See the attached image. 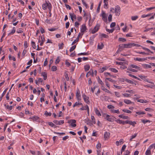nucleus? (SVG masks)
Returning <instances> with one entry per match:
<instances>
[{
	"label": "nucleus",
	"mask_w": 155,
	"mask_h": 155,
	"mask_svg": "<svg viewBox=\"0 0 155 155\" xmlns=\"http://www.w3.org/2000/svg\"><path fill=\"white\" fill-rule=\"evenodd\" d=\"M112 15L111 14L109 15L108 17V20L109 22H111L112 21Z\"/></svg>",
	"instance_id": "obj_53"
},
{
	"label": "nucleus",
	"mask_w": 155,
	"mask_h": 155,
	"mask_svg": "<svg viewBox=\"0 0 155 155\" xmlns=\"http://www.w3.org/2000/svg\"><path fill=\"white\" fill-rule=\"evenodd\" d=\"M31 44H32V46L33 48L34 49H35L36 48L37 46L35 45V42L34 41H32Z\"/></svg>",
	"instance_id": "obj_51"
},
{
	"label": "nucleus",
	"mask_w": 155,
	"mask_h": 155,
	"mask_svg": "<svg viewBox=\"0 0 155 155\" xmlns=\"http://www.w3.org/2000/svg\"><path fill=\"white\" fill-rule=\"evenodd\" d=\"M133 47V43H128V44H125V48H130Z\"/></svg>",
	"instance_id": "obj_17"
},
{
	"label": "nucleus",
	"mask_w": 155,
	"mask_h": 155,
	"mask_svg": "<svg viewBox=\"0 0 155 155\" xmlns=\"http://www.w3.org/2000/svg\"><path fill=\"white\" fill-rule=\"evenodd\" d=\"M88 54L87 53H79L78 54V56H80L81 55H87Z\"/></svg>",
	"instance_id": "obj_48"
},
{
	"label": "nucleus",
	"mask_w": 155,
	"mask_h": 155,
	"mask_svg": "<svg viewBox=\"0 0 155 155\" xmlns=\"http://www.w3.org/2000/svg\"><path fill=\"white\" fill-rule=\"evenodd\" d=\"M104 8H107V6L108 5V2H104Z\"/></svg>",
	"instance_id": "obj_44"
},
{
	"label": "nucleus",
	"mask_w": 155,
	"mask_h": 155,
	"mask_svg": "<svg viewBox=\"0 0 155 155\" xmlns=\"http://www.w3.org/2000/svg\"><path fill=\"white\" fill-rule=\"evenodd\" d=\"M137 101L142 103H146L148 102V101L147 100H143L142 99L139 100Z\"/></svg>",
	"instance_id": "obj_26"
},
{
	"label": "nucleus",
	"mask_w": 155,
	"mask_h": 155,
	"mask_svg": "<svg viewBox=\"0 0 155 155\" xmlns=\"http://www.w3.org/2000/svg\"><path fill=\"white\" fill-rule=\"evenodd\" d=\"M39 118V117L38 116H35L32 117V120L33 121H36Z\"/></svg>",
	"instance_id": "obj_30"
},
{
	"label": "nucleus",
	"mask_w": 155,
	"mask_h": 155,
	"mask_svg": "<svg viewBox=\"0 0 155 155\" xmlns=\"http://www.w3.org/2000/svg\"><path fill=\"white\" fill-rule=\"evenodd\" d=\"M51 70H52V71H56V70H57V67L56 66H53L51 67Z\"/></svg>",
	"instance_id": "obj_45"
},
{
	"label": "nucleus",
	"mask_w": 155,
	"mask_h": 155,
	"mask_svg": "<svg viewBox=\"0 0 155 155\" xmlns=\"http://www.w3.org/2000/svg\"><path fill=\"white\" fill-rule=\"evenodd\" d=\"M87 29V27L84 24L82 25L81 31V33H83L82 35L84 33Z\"/></svg>",
	"instance_id": "obj_8"
},
{
	"label": "nucleus",
	"mask_w": 155,
	"mask_h": 155,
	"mask_svg": "<svg viewBox=\"0 0 155 155\" xmlns=\"http://www.w3.org/2000/svg\"><path fill=\"white\" fill-rule=\"evenodd\" d=\"M127 69L130 71L135 72H137L138 71V70L136 69H132L131 67H128Z\"/></svg>",
	"instance_id": "obj_18"
},
{
	"label": "nucleus",
	"mask_w": 155,
	"mask_h": 155,
	"mask_svg": "<svg viewBox=\"0 0 155 155\" xmlns=\"http://www.w3.org/2000/svg\"><path fill=\"white\" fill-rule=\"evenodd\" d=\"M103 115L104 117H106V119L107 120L110 122L112 121V119L110 117V116L109 115H107L106 114H104Z\"/></svg>",
	"instance_id": "obj_9"
},
{
	"label": "nucleus",
	"mask_w": 155,
	"mask_h": 155,
	"mask_svg": "<svg viewBox=\"0 0 155 155\" xmlns=\"http://www.w3.org/2000/svg\"><path fill=\"white\" fill-rule=\"evenodd\" d=\"M134 60L135 61H143L146 60V58H134Z\"/></svg>",
	"instance_id": "obj_14"
},
{
	"label": "nucleus",
	"mask_w": 155,
	"mask_h": 155,
	"mask_svg": "<svg viewBox=\"0 0 155 155\" xmlns=\"http://www.w3.org/2000/svg\"><path fill=\"white\" fill-rule=\"evenodd\" d=\"M127 124H129L130 125H132L133 127H135V124L137 123L135 121H131L127 120Z\"/></svg>",
	"instance_id": "obj_16"
},
{
	"label": "nucleus",
	"mask_w": 155,
	"mask_h": 155,
	"mask_svg": "<svg viewBox=\"0 0 155 155\" xmlns=\"http://www.w3.org/2000/svg\"><path fill=\"white\" fill-rule=\"evenodd\" d=\"M151 154V151L150 150H147L146 152V155H150Z\"/></svg>",
	"instance_id": "obj_46"
},
{
	"label": "nucleus",
	"mask_w": 155,
	"mask_h": 155,
	"mask_svg": "<svg viewBox=\"0 0 155 155\" xmlns=\"http://www.w3.org/2000/svg\"><path fill=\"white\" fill-rule=\"evenodd\" d=\"M81 35L80 33H79L78 35L76 38V39L74 41H73L72 43V45H73L75 44L76 42H78L79 41V38L80 37V36Z\"/></svg>",
	"instance_id": "obj_13"
},
{
	"label": "nucleus",
	"mask_w": 155,
	"mask_h": 155,
	"mask_svg": "<svg viewBox=\"0 0 155 155\" xmlns=\"http://www.w3.org/2000/svg\"><path fill=\"white\" fill-rule=\"evenodd\" d=\"M5 106H6V108L8 109L9 110H11L12 109V106H9V105H6V104H5Z\"/></svg>",
	"instance_id": "obj_36"
},
{
	"label": "nucleus",
	"mask_w": 155,
	"mask_h": 155,
	"mask_svg": "<svg viewBox=\"0 0 155 155\" xmlns=\"http://www.w3.org/2000/svg\"><path fill=\"white\" fill-rule=\"evenodd\" d=\"M110 135V133L107 132H105L104 134V137L105 140L109 138Z\"/></svg>",
	"instance_id": "obj_15"
},
{
	"label": "nucleus",
	"mask_w": 155,
	"mask_h": 155,
	"mask_svg": "<svg viewBox=\"0 0 155 155\" xmlns=\"http://www.w3.org/2000/svg\"><path fill=\"white\" fill-rule=\"evenodd\" d=\"M119 117L123 119H128L129 117L127 116H124L123 114H120L119 115Z\"/></svg>",
	"instance_id": "obj_20"
},
{
	"label": "nucleus",
	"mask_w": 155,
	"mask_h": 155,
	"mask_svg": "<svg viewBox=\"0 0 155 155\" xmlns=\"http://www.w3.org/2000/svg\"><path fill=\"white\" fill-rule=\"evenodd\" d=\"M107 108L109 109H113L114 108V106H113V105H108Z\"/></svg>",
	"instance_id": "obj_63"
},
{
	"label": "nucleus",
	"mask_w": 155,
	"mask_h": 155,
	"mask_svg": "<svg viewBox=\"0 0 155 155\" xmlns=\"http://www.w3.org/2000/svg\"><path fill=\"white\" fill-rule=\"evenodd\" d=\"M91 118L92 120V122L94 124H95L96 122L94 117V116H91Z\"/></svg>",
	"instance_id": "obj_59"
},
{
	"label": "nucleus",
	"mask_w": 155,
	"mask_h": 155,
	"mask_svg": "<svg viewBox=\"0 0 155 155\" xmlns=\"http://www.w3.org/2000/svg\"><path fill=\"white\" fill-rule=\"evenodd\" d=\"M111 111L113 113H117L118 114H120V112L118 110H115L114 109H112L111 110Z\"/></svg>",
	"instance_id": "obj_29"
},
{
	"label": "nucleus",
	"mask_w": 155,
	"mask_h": 155,
	"mask_svg": "<svg viewBox=\"0 0 155 155\" xmlns=\"http://www.w3.org/2000/svg\"><path fill=\"white\" fill-rule=\"evenodd\" d=\"M53 122L57 125H60L64 123V120H61L59 121L57 120H54Z\"/></svg>",
	"instance_id": "obj_7"
},
{
	"label": "nucleus",
	"mask_w": 155,
	"mask_h": 155,
	"mask_svg": "<svg viewBox=\"0 0 155 155\" xmlns=\"http://www.w3.org/2000/svg\"><path fill=\"white\" fill-rule=\"evenodd\" d=\"M90 68V66L89 64L86 65L84 66V69L86 71H88Z\"/></svg>",
	"instance_id": "obj_23"
},
{
	"label": "nucleus",
	"mask_w": 155,
	"mask_h": 155,
	"mask_svg": "<svg viewBox=\"0 0 155 155\" xmlns=\"http://www.w3.org/2000/svg\"><path fill=\"white\" fill-rule=\"evenodd\" d=\"M76 47V45H74L72 46L70 49V52H71L72 51H73L75 49Z\"/></svg>",
	"instance_id": "obj_38"
},
{
	"label": "nucleus",
	"mask_w": 155,
	"mask_h": 155,
	"mask_svg": "<svg viewBox=\"0 0 155 155\" xmlns=\"http://www.w3.org/2000/svg\"><path fill=\"white\" fill-rule=\"evenodd\" d=\"M137 53L142 54H144L146 55H149V53H145L144 52H137Z\"/></svg>",
	"instance_id": "obj_31"
},
{
	"label": "nucleus",
	"mask_w": 155,
	"mask_h": 155,
	"mask_svg": "<svg viewBox=\"0 0 155 155\" xmlns=\"http://www.w3.org/2000/svg\"><path fill=\"white\" fill-rule=\"evenodd\" d=\"M154 147V149H155V143H153L151 145L150 147H149V148L150 149H151L153 148Z\"/></svg>",
	"instance_id": "obj_56"
},
{
	"label": "nucleus",
	"mask_w": 155,
	"mask_h": 155,
	"mask_svg": "<svg viewBox=\"0 0 155 155\" xmlns=\"http://www.w3.org/2000/svg\"><path fill=\"white\" fill-rule=\"evenodd\" d=\"M97 80L99 84H101L102 85H104V83L99 77H98Z\"/></svg>",
	"instance_id": "obj_37"
},
{
	"label": "nucleus",
	"mask_w": 155,
	"mask_h": 155,
	"mask_svg": "<svg viewBox=\"0 0 155 155\" xmlns=\"http://www.w3.org/2000/svg\"><path fill=\"white\" fill-rule=\"evenodd\" d=\"M76 122V120H75L73 119L71 120H70L68 121V123L69 124L71 123V126L73 127H75L76 126V125L75 124Z\"/></svg>",
	"instance_id": "obj_5"
},
{
	"label": "nucleus",
	"mask_w": 155,
	"mask_h": 155,
	"mask_svg": "<svg viewBox=\"0 0 155 155\" xmlns=\"http://www.w3.org/2000/svg\"><path fill=\"white\" fill-rule=\"evenodd\" d=\"M138 18V16H132L131 19L132 21L136 20Z\"/></svg>",
	"instance_id": "obj_39"
},
{
	"label": "nucleus",
	"mask_w": 155,
	"mask_h": 155,
	"mask_svg": "<svg viewBox=\"0 0 155 155\" xmlns=\"http://www.w3.org/2000/svg\"><path fill=\"white\" fill-rule=\"evenodd\" d=\"M118 41L124 42L126 41V39L125 38H120L118 39Z\"/></svg>",
	"instance_id": "obj_28"
},
{
	"label": "nucleus",
	"mask_w": 155,
	"mask_h": 155,
	"mask_svg": "<svg viewBox=\"0 0 155 155\" xmlns=\"http://www.w3.org/2000/svg\"><path fill=\"white\" fill-rule=\"evenodd\" d=\"M15 31L16 29L15 27H13L12 30L9 34H8V36H9L11 35H12L14 34L15 32Z\"/></svg>",
	"instance_id": "obj_22"
},
{
	"label": "nucleus",
	"mask_w": 155,
	"mask_h": 155,
	"mask_svg": "<svg viewBox=\"0 0 155 155\" xmlns=\"http://www.w3.org/2000/svg\"><path fill=\"white\" fill-rule=\"evenodd\" d=\"M102 90L105 92L111 94V92L110 91L108 90L107 89L104 87H103V88L102 89Z\"/></svg>",
	"instance_id": "obj_32"
},
{
	"label": "nucleus",
	"mask_w": 155,
	"mask_h": 155,
	"mask_svg": "<svg viewBox=\"0 0 155 155\" xmlns=\"http://www.w3.org/2000/svg\"><path fill=\"white\" fill-rule=\"evenodd\" d=\"M126 146L125 145H124L122 147V149L121 150V153H122V152L124 151V150L126 148Z\"/></svg>",
	"instance_id": "obj_50"
},
{
	"label": "nucleus",
	"mask_w": 155,
	"mask_h": 155,
	"mask_svg": "<svg viewBox=\"0 0 155 155\" xmlns=\"http://www.w3.org/2000/svg\"><path fill=\"white\" fill-rule=\"evenodd\" d=\"M129 67H131V68H134L135 69H136L137 70H140V67L134 64H131L130 66H129Z\"/></svg>",
	"instance_id": "obj_11"
},
{
	"label": "nucleus",
	"mask_w": 155,
	"mask_h": 155,
	"mask_svg": "<svg viewBox=\"0 0 155 155\" xmlns=\"http://www.w3.org/2000/svg\"><path fill=\"white\" fill-rule=\"evenodd\" d=\"M78 105H82V104L81 103H77V102H76L74 104L73 107H75L76 106Z\"/></svg>",
	"instance_id": "obj_47"
},
{
	"label": "nucleus",
	"mask_w": 155,
	"mask_h": 155,
	"mask_svg": "<svg viewBox=\"0 0 155 155\" xmlns=\"http://www.w3.org/2000/svg\"><path fill=\"white\" fill-rule=\"evenodd\" d=\"M64 45V44L63 43H62L61 44H58L59 49H62L63 48Z\"/></svg>",
	"instance_id": "obj_33"
},
{
	"label": "nucleus",
	"mask_w": 155,
	"mask_h": 155,
	"mask_svg": "<svg viewBox=\"0 0 155 155\" xmlns=\"http://www.w3.org/2000/svg\"><path fill=\"white\" fill-rule=\"evenodd\" d=\"M123 95L124 97H128L131 96L130 94L127 93L123 94Z\"/></svg>",
	"instance_id": "obj_55"
},
{
	"label": "nucleus",
	"mask_w": 155,
	"mask_h": 155,
	"mask_svg": "<svg viewBox=\"0 0 155 155\" xmlns=\"http://www.w3.org/2000/svg\"><path fill=\"white\" fill-rule=\"evenodd\" d=\"M119 50L122 51L123 49L125 48V44H121L119 45Z\"/></svg>",
	"instance_id": "obj_12"
},
{
	"label": "nucleus",
	"mask_w": 155,
	"mask_h": 155,
	"mask_svg": "<svg viewBox=\"0 0 155 155\" xmlns=\"http://www.w3.org/2000/svg\"><path fill=\"white\" fill-rule=\"evenodd\" d=\"M136 113L139 115H141V114H145V113L143 111H142V112H136Z\"/></svg>",
	"instance_id": "obj_54"
},
{
	"label": "nucleus",
	"mask_w": 155,
	"mask_h": 155,
	"mask_svg": "<svg viewBox=\"0 0 155 155\" xmlns=\"http://www.w3.org/2000/svg\"><path fill=\"white\" fill-rule=\"evenodd\" d=\"M110 71H112L113 72H114V73H116V72H117L118 71L115 68H110Z\"/></svg>",
	"instance_id": "obj_43"
},
{
	"label": "nucleus",
	"mask_w": 155,
	"mask_h": 155,
	"mask_svg": "<svg viewBox=\"0 0 155 155\" xmlns=\"http://www.w3.org/2000/svg\"><path fill=\"white\" fill-rule=\"evenodd\" d=\"M41 75L44 77V79L45 80L47 78V74L45 72H42L41 73Z\"/></svg>",
	"instance_id": "obj_19"
},
{
	"label": "nucleus",
	"mask_w": 155,
	"mask_h": 155,
	"mask_svg": "<svg viewBox=\"0 0 155 155\" xmlns=\"http://www.w3.org/2000/svg\"><path fill=\"white\" fill-rule=\"evenodd\" d=\"M125 81L129 83L132 84H133L134 83V82L133 81H132L130 80H128L127 79H126Z\"/></svg>",
	"instance_id": "obj_64"
},
{
	"label": "nucleus",
	"mask_w": 155,
	"mask_h": 155,
	"mask_svg": "<svg viewBox=\"0 0 155 155\" xmlns=\"http://www.w3.org/2000/svg\"><path fill=\"white\" fill-rule=\"evenodd\" d=\"M124 102L127 104H130L132 103V102L130 100L127 99L124 100Z\"/></svg>",
	"instance_id": "obj_24"
},
{
	"label": "nucleus",
	"mask_w": 155,
	"mask_h": 155,
	"mask_svg": "<svg viewBox=\"0 0 155 155\" xmlns=\"http://www.w3.org/2000/svg\"><path fill=\"white\" fill-rule=\"evenodd\" d=\"M154 8H155V7H153L149 8H146V10L147 11H149Z\"/></svg>",
	"instance_id": "obj_60"
},
{
	"label": "nucleus",
	"mask_w": 155,
	"mask_h": 155,
	"mask_svg": "<svg viewBox=\"0 0 155 155\" xmlns=\"http://www.w3.org/2000/svg\"><path fill=\"white\" fill-rule=\"evenodd\" d=\"M45 114L46 116H51V113L49 112L48 113L47 111H46L45 112Z\"/></svg>",
	"instance_id": "obj_40"
},
{
	"label": "nucleus",
	"mask_w": 155,
	"mask_h": 155,
	"mask_svg": "<svg viewBox=\"0 0 155 155\" xmlns=\"http://www.w3.org/2000/svg\"><path fill=\"white\" fill-rule=\"evenodd\" d=\"M124 112H126L128 113H131V111L130 110H126V109H123L122 110Z\"/></svg>",
	"instance_id": "obj_57"
},
{
	"label": "nucleus",
	"mask_w": 155,
	"mask_h": 155,
	"mask_svg": "<svg viewBox=\"0 0 155 155\" xmlns=\"http://www.w3.org/2000/svg\"><path fill=\"white\" fill-rule=\"evenodd\" d=\"M88 105H86L85 107H82L81 108H80V110H87V109H88Z\"/></svg>",
	"instance_id": "obj_27"
},
{
	"label": "nucleus",
	"mask_w": 155,
	"mask_h": 155,
	"mask_svg": "<svg viewBox=\"0 0 155 155\" xmlns=\"http://www.w3.org/2000/svg\"><path fill=\"white\" fill-rule=\"evenodd\" d=\"M82 96L85 102H86L87 104H89L90 103L89 97L87 96L85 94H84L82 95Z\"/></svg>",
	"instance_id": "obj_6"
},
{
	"label": "nucleus",
	"mask_w": 155,
	"mask_h": 155,
	"mask_svg": "<svg viewBox=\"0 0 155 155\" xmlns=\"http://www.w3.org/2000/svg\"><path fill=\"white\" fill-rule=\"evenodd\" d=\"M76 96L77 98L78 99V100H79V97H81L80 91L78 88H77V90Z\"/></svg>",
	"instance_id": "obj_10"
},
{
	"label": "nucleus",
	"mask_w": 155,
	"mask_h": 155,
	"mask_svg": "<svg viewBox=\"0 0 155 155\" xmlns=\"http://www.w3.org/2000/svg\"><path fill=\"white\" fill-rule=\"evenodd\" d=\"M120 7L118 5L116 6L115 8V13L116 16H118L120 14Z\"/></svg>",
	"instance_id": "obj_2"
},
{
	"label": "nucleus",
	"mask_w": 155,
	"mask_h": 155,
	"mask_svg": "<svg viewBox=\"0 0 155 155\" xmlns=\"http://www.w3.org/2000/svg\"><path fill=\"white\" fill-rule=\"evenodd\" d=\"M129 75L130 76V77L134 78H135V79H137V80H140V79L138 78H137V77L134 75H132L131 74H129Z\"/></svg>",
	"instance_id": "obj_41"
},
{
	"label": "nucleus",
	"mask_w": 155,
	"mask_h": 155,
	"mask_svg": "<svg viewBox=\"0 0 155 155\" xmlns=\"http://www.w3.org/2000/svg\"><path fill=\"white\" fill-rule=\"evenodd\" d=\"M142 122L144 123V124H145L147 122H150V120H146L144 119V120H142Z\"/></svg>",
	"instance_id": "obj_61"
},
{
	"label": "nucleus",
	"mask_w": 155,
	"mask_h": 155,
	"mask_svg": "<svg viewBox=\"0 0 155 155\" xmlns=\"http://www.w3.org/2000/svg\"><path fill=\"white\" fill-rule=\"evenodd\" d=\"M94 110H95V113L98 116H101V114L100 112H99V110L97 108H95Z\"/></svg>",
	"instance_id": "obj_25"
},
{
	"label": "nucleus",
	"mask_w": 155,
	"mask_h": 155,
	"mask_svg": "<svg viewBox=\"0 0 155 155\" xmlns=\"http://www.w3.org/2000/svg\"><path fill=\"white\" fill-rule=\"evenodd\" d=\"M101 15L102 20L105 22H107V17L105 12L104 11H102Z\"/></svg>",
	"instance_id": "obj_3"
},
{
	"label": "nucleus",
	"mask_w": 155,
	"mask_h": 155,
	"mask_svg": "<svg viewBox=\"0 0 155 155\" xmlns=\"http://www.w3.org/2000/svg\"><path fill=\"white\" fill-rule=\"evenodd\" d=\"M102 1H101L99 3L97 9V11L99 12L100 8V6L101 5Z\"/></svg>",
	"instance_id": "obj_42"
},
{
	"label": "nucleus",
	"mask_w": 155,
	"mask_h": 155,
	"mask_svg": "<svg viewBox=\"0 0 155 155\" xmlns=\"http://www.w3.org/2000/svg\"><path fill=\"white\" fill-rule=\"evenodd\" d=\"M48 7V9L49 10V11H51L52 6L51 5L50 3H47L46 2V3H44L42 4V8L44 10H45L47 9V8Z\"/></svg>",
	"instance_id": "obj_1"
},
{
	"label": "nucleus",
	"mask_w": 155,
	"mask_h": 155,
	"mask_svg": "<svg viewBox=\"0 0 155 155\" xmlns=\"http://www.w3.org/2000/svg\"><path fill=\"white\" fill-rule=\"evenodd\" d=\"M143 67L146 68H150L151 66L150 65L148 64H144L143 65Z\"/></svg>",
	"instance_id": "obj_34"
},
{
	"label": "nucleus",
	"mask_w": 155,
	"mask_h": 155,
	"mask_svg": "<svg viewBox=\"0 0 155 155\" xmlns=\"http://www.w3.org/2000/svg\"><path fill=\"white\" fill-rule=\"evenodd\" d=\"M115 95L118 97H120V93L118 92H115Z\"/></svg>",
	"instance_id": "obj_58"
},
{
	"label": "nucleus",
	"mask_w": 155,
	"mask_h": 155,
	"mask_svg": "<svg viewBox=\"0 0 155 155\" xmlns=\"http://www.w3.org/2000/svg\"><path fill=\"white\" fill-rule=\"evenodd\" d=\"M100 27L99 24H97L96 26L94 27L92 31V34H94L97 32L99 30Z\"/></svg>",
	"instance_id": "obj_4"
},
{
	"label": "nucleus",
	"mask_w": 155,
	"mask_h": 155,
	"mask_svg": "<svg viewBox=\"0 0 155 155\" xmlns=\"http://www.w3.org/2000/svg\"><path fill=\"white\" fill-rule=\"evenodd\" d=\"M104 47V45L103 43H101V44H99L97 45V48L100 49H102Z\"/></svg>",
	"instance_id": "obj_21"
},
{
	"label": "nucleus",
	"mask_w": 155,
	"mask_h": 155,
	"mask_svg": "<svg viewBox=\"0 0 155 155\" xmlns=\"http://www.w3.org/2000/svg\"><path fill=\"white\" fill-rule=\"evenodd\" d=\"M106 30L107 31L109 32V33H112L113 32V31H114V29H111L110 30L108 29L107 28L106 29Z\"/></svg>",
	"instance_id": "obj_52"
},
{
	"label": "nucleus",
	"mask_w": 155,
	"mask_h": 155,
	"mask_svg": "<svg viewBox=\"0 0 155 155\" xmlns=\"http://www.w3.org/2000/svg\"><path fill=\"white\" fill-rule=\"evenodd\" d=\"M17 32L18 33H21L23 32L21 28H19L17 31Z\"/></svg>",
	"instance_id": "obj_62"
},
{
	"label": "nucleus",
	"mask_w": 155,
	"mask_h": 155,
	"mask_svg": "<svg viewBox=\"0 0 155 155\" xmlns=\"http://www.w3.org/2000/svg\"><path fill=\"white\" fill-rule=\"evenodd\" d=\"M48 124L51 127H56V126L51 122H48Z\"/></svg>",
	"instance_id": "obj_35"
},
{
	"label": "nucleus",
	"mask_w": 155,
	"mask_h": 155,
	"mask_svg": "<svg viewBox=\"0 0 155 155\" xmlns=\"http://www.w3.org/2000/svg\"><path fill=\"white\" fill-rule=\"evenodd\" d=\"M101 36L102 37L104 38H108V36L104 34H102L101 35Z\"/></svg>",
	"instance_id": "obj_49"
}]
</instances>
